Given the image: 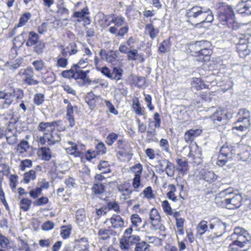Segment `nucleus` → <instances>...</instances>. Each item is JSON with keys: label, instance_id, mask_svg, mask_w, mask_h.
I'll return each mask as SVG.
<instances>
[{"label": "nucleus", "instance_id": "2eb2a0df", "mask_svg": "<svg viewBox=\"0 0 251 251\" xmlns=\"http://www.w3.org/2000/svg\"><path fill=\"white\" fill-rule=\"evenodd\" d=\"M128 30L129 26L127 23L121 27L119 30L116 26H111L108 29L110 33L115 35L117 37H123L128 32Z\"/></svg>", "mask_w": 251, "mask_h": 251}, {"label": "nucleus", "instance_id": "412c9836", "mask_svg": "<svg viewBox=\"0 0 251 251\" xmlns=\"http://www.w3.org/2000/svg\"><path fill=\"white\" fill-rule=\"evenodd\" d=\"M126 23H127L124 17L121 16H114L108 24V25H110L111 24H114L115 25L114 26H116L117 28L118 27H122L125 25Z\"/></svg>", "mask_w": 251, "mask_h": 251}, {"label": "nucleus", "instance_id": "5701e85b", "mask_svg": "<svg viewBox=\"0 0 251 251\" xmlns=\"http://www.w3.org/2000/svg\"><path fill=\"white\" fill-rule=\"evenodd\" d=\"M226 224L219 219L216 221V228L217 236H221L226 231Z\"/></svg>", "mask_w": 251, "mask_h": 251}, {"label": "nucleus", "instance_id": "6ab92c4d", "mask_svg": "<svg viewBox=\"0 0 251 251\" xmlns=\"http://www.w3.org/2000/svg\"><path fill=\"white\" fill-rule=\"evenodd\" d=\"M211 50L209 48L202 50L200 53L196 56V61L198 62H206L210 60Z\"/></svg>", "mask_w": 251, "mask_h": 251}, {"label": "nucleus", "instance_id": "58836bf2", "mask_svg": "<svg viewBox=\"0 0 251 251\" xmlns=\"http://www.w3.org/2000/svg\"><path fill=\"white\" fill-rule=\"evenodd\" d=\"M57 13L65 17L64 19H63V20L68 21V17L70 14L69 10L67 8L64 7L63 5H59L57 6Z\"/></svg>", "mask_w": 251, "mask_h": 251}, {"label": "nucleus", "instance_id": "e433bc0d", "mask_svg": "<svg viewBox=\"0 0 251 251\" xmlns=\"http://www.w3.org/2000/svg\"><path fill=\"white\" fill-rule=\"evenodd\" d=\"M235 126H233L232 127V130L234 132H235V130L240 132H244L250 126V125H246V124H245L244 123L237 124V121L235 123Z\"/></svg>", "mask_w": 251, "mask_h": 251}, {"label": "nucleus", "instance_id": "774afa93", "mask_svg": "<svg viewBox=\"0 0 251 251\" xmlns=\"http://www.w3.org/2000/svg\"><path fill=\"white\" fill-rule=\"evenodd\" d=\"M76 219L78 222H82L86 218L85 211L84 209L77 210L75 213Z\"/></svg>", "mask_w": 251, "mask_h": 251}, {"label": "nucleus", "instance_id": "2f4dec72", "mask_svg": "<svg viewBox=\"0 0 251 251\" xmlns=\"http://www.w3.org/2000/svg\"><path fill=\"white\" fill-rule=\"evenodd\" d=\"M165 162H167V164L165 166V171H166V174L168 176H174L175 171L174 165L169 160L165 161Z\"/></svg>", "mask_w": 251, "mask_h": 251}, {"label": "nucleus", "instance_id": "7ed1b4c3", "mask_svg": "<svg viewBox=\"0 0 251 251\" xmlns=\"http://www.w3.org/2000/svg\"><path fill=\"white\" fill-rule=\"evenodd\" d=\"M140 240L138 235L133 234V229L130 226L125 230L120 241V247L122 250H131Z\"/></svg>", "mask_w": 251, "mask_h": 251}, {"label": "nucleus", "instance_id": "9d476101", "mask_svg": "<svg viewBox=\"0 0 251 251\" xmlns=\"http://www.w3.org/2000/svg\"><path fill=\"white\" fill-rule=\"evenodd\" d=\"M56 121L52 122H41L38 126V130L44 132V134L46 136L49 134L54 131L55 127L57 126Z\"/></svg>", "mask_w": 251, "mask_h": 251}, {"label": "nucleus", "instance_id": "4468645a", "mask_svg": "<svg viewBox=\"0 0 251 251\" xmlns=\"http://www.w3.org/2000/svg\"><path fill=\"white\" fill-rule=\"evenodd\" d=\"M100 55L102 59L111 63L114 62L118 57L116 52L113 50L106 52V50L102 49L100 51Z\"/></svg>", "mask_w": 251, "mask_h": 251}, {"label": "nucleus", "instance_id": "09e8293b", "mask_svg": "<svg viewBox=\"0 0 251 251\" xmlns=\"http://www.w3.org/2000/svg\"><path fill=\"white\" fill-rule=\"evenodd\" d=\"M75 77L74 78L75 79H85L87 75V73H89V71H84L79 69H75Z\"/></svg>", "mask_w": 251, "mask_h": 251}, {"label": "nucleus", "instance_id": "052dcab7", "mask_svg": "<svg viewBox=\"0 0 251 251\" xmlns=\"http://www.w3.org/2000/svg\"><path fill=\"white\" fill-rule=\"evenodd\" d=\"M34 102L37 105L42 104L45 100V96L41 93H38L34 95Z\"/></svg>", "mask_w": 251, "mask_h": 251}, {"label": "nucleus", "instance_id": "c756f323", "mask_svg": "<svg viewBox=\"0 0 251 251\" xmlns=\"http://www.w3.org/2000/svg\"><path fill=\"white\" fill-rule=\"evenodd\" d=\"M40 151L41 152L42 160L49 161L51 158V152L49 148L46 147H41Z\"/></svg>", "mask_w": 251, "mask_h": 251}, {"label": "nucleus", "instance_id": "a878e982", "mask_svg": "<svg viewBox=\"0 0 251 251\" xmlns=\"http://www.w3.org/2000/svg\"><path fill=\"white\" fill-rule=\"evenodd\" d=\"M239 8L237 10L238 12L240 14H246L247 15L251 14V11L250 9L251 8V5H249L248 2H242L238 5Z\"/></svg>", "mask_w": 251, "mask_h": 251}, {"label": "nucleus", "instance_id": "c85d7f7f", "mask_svg": "<svg viewBox=\"0 0 251 251\" xmlns=\"http://www.w3.org/2000/svg\"><path fill=\"white\" fill-rule=\"evenodd\" d=\"M189 49L192 53V55L195 56V59L196 60V56L201 52L198 41L191 43L189 46Z\"/></svg>", "mask_w": 251, "mask_h": 251}, {"label": "nucleus", "instance_id": "864d4df0", "mask_svg": "<svg viewBox=\"0 0 251 251\" xmlns=\"http://www.w3.org/2000/svg\"><path fill=\"white\" fill-rule=\"evenodd\" d=\"M5 137L6 141L9 145H12L17 143L18 138L16 130L13 133L12 135H6Z\"/></svg>", "mask_w": 251, "mask_h": 251}, {"label": "nucleus", "instance_id": "423d86ee", "mask_svg": "<svg viewBox=\"0 0 251 251\" xmlns=\"http://www.w3.org/2000/svg\"><path fill=\"white\" fill-rule=\"evenodd\" d=\"M210 119L213 122L215 126L224 125L228 119L226 111L221 108H219L210 116Z\"/></svg>", "mask_w": 251, "mask_h": 251}, {"label": "nucleus", "instance_id": "9b49d317", "mask_svg": "<svg viewBox=\"0 0 251 251\" xmlns=\"http://www.w3.org/2000/svg\"><path fill=\"white\" fill-rule=\"evenodd\" d=\"M238 118L237 124L244 123L248 125H251V113L245 108L240 109L238 112Z\"/></svg>", "mask_w": 251, "mask_h": 251}, {"label": "nucleus", "instance_id": "a211bd4d", "mask_svg": "<svg viewBox=\"0 0 251 251\" xmlns=\"http://www.w3.org/2000/svg\"><path fill=\"white\" fill-rule=\"evenodd\" d=\"M110 221L112 226L114 228H121L124 226V221L119 215H113Z\"/></svg>", "mask_w": 251, "mask_h": 251}, {"label": "nucleus", "instance_id": "f704fd0d", "mask_svg": "<svg viewBox=\"0 0 251 251\" xmlns=\"http://www.w3.org/2000/svg\"><path fill=\"white\" fill-rule=\"evenodd\" d=\"M92 190L95 194L100 195L105 191V186L100 183H95L92 188Z\"/></svg>", "mask_w": 251, "mask_h": 251}, {"label": "nucleus", "instance_id": "ea45409f", "mask_svg": "<svg viewBox=\"0 0 251 251\" xmlns=\"http://www.w3.org/2000/svg\"><path fill=\"white\" fill-rule=\"evenodd\" d=\"M248 232L243 228L236 227L234 229V233L231 235V239H235L236 237L239 236L243 234L248 235Z\"/></svg>", "mask_w": 251, "mask_h": 251}, {"label": "nucleus", "instance_id": "f03ea898", "mask_svg": "<svg viewBox=\"0 0 251 251\" xmlns=\"http://www.w3.org/2000/svg\"><path fill=\"white\" fill-rule=\"evenodd\" d=\"M219 198L222 199V202L228 206L229 209L236 208L241 205V195L234 193L232 188H228L219 193L216 198Z\"/></svg>", "mask_w": 251, "mask_h": 251}, {"label": "nucleus", "instance_id": "f3484780", "mask_svg": "<svg viewBox=\"0 0 251 251\" xmlns=\"http://www.w3.org/2000/svg\"><path fill=\"white\" fill-rule=\"evenodd\" d=\"M117 189L122 193V196H125V200L129 198L133 192L131 189H129V184L126 182L118 185Z\"/></svg>", "mask_w": 251, "mask_h": 251}, {"label": "nucleus", "instance_id": "4c0bfd02", "mask_svg": "<svg viewBox=\"0 0 251 251\" xmlns=\"http://www.w3.org/2000/svg\"><path fill=\"white\" fill-rule=\"evenodd\" d=\"M90 12L87 6H85L81 11H75L72 17L73 18H84L86 15H89Z\"/></svg>", "mask_w": 251, "mask_h": 251}, {"label": "nucleus", "instance_id": "0eeeda50", "mask_svg": "<svg viewBox=\"0 0 251 251\" xmlns=\"http://www.w3.org/2000/svg\"><path fill=\"white\" fill-rule=\"evenodd\" d=\"M12 94L11 89L4 91H0V100H2L0 108H7L12 104L14 101Z\"/></svg>", "mask_w": 251, "mask_h": 251}, {"label": "nucleus", "instance_id": "cd10ccee", "mask_svg": "<svg viewBox=\"0 0 251 251\" xmlns=\"http://www.w3.org/2000/svg\"><path fill=\"white\" fill-rule=\"evenodd\" d=\"M132 109L137 115L140 116L144 115V110L143 109H144V108L141 107L139 100L137 98L133 100Z\"/></svg>", "mask_w": 251, "mask_h": 251}, {"label": "nucleus", "instance_id": "603ef678", "mask_svg": "<svg viewBox=\"0 0 251 251\" xmlns=\"http://www.w3.org/2000/svg\"><path fill=\"white\" fill-rule=\"evenodd\" d=\"M162 207L165 213L167 215H172L173 214L172 209L168 201L165 200L162 201Z\"/></svg>", "mask_w": 251, "mask_h": 251}, {"label": "nucleus", "instance_id": "20e7f679", "mask_svg": "<svg viewBox=\"0 0 251 251\" xmlns=\"http://www.w3.org/2000/svg\"><path fill=\"white\" fill-rule=\"evenodd\" d=\"M217 14L219 20L223 25H226L228 20H232L235 16L231 6L224 3H220L218 7Z\"/></svg>", "mask_w": 251, "mask_h": 251}, {"label": "nucleus", "instance_id": "bb28decb", "mask_svg": "<svg viewBox=\"0 0 251 251\" xmlns=\"http://www.w3.org/2000/svg\"><path fill=\"white\" fill-rule=\"evenodd\" d=\"M145 29L148 30L151 39H154L159 33L158 29L155 28L152 24H147L145 26Z\"/></svg>", "mask_w": 251, "mask_h": 251}, {"label": "nucleus", "instance_id": "c9c22d12", "mask_svg": "<svg viewBox=\"0 0 251 251\" xmlns=\"http://www.w3.org/2000/svg\"><path fill=\"white\" fill-rule=\"evenodd\" d=\"M169 188L170 190L167 193V198L173 201H176L177 199L176 196L175 194V192L176 191V188L174 184H170L169 185Z\"/></svg>", "mask_w": 251, "mask_h": 251}, {"label": "nucleus", "instance_id": "c03bdc74", "mask_svg": "<svg viewBox=\"0 0 251 251\" xmlns=\"http://www.w3.org/2000/svg\"><path fill=\"white\" fill-rule=\"evenodd\" d=\"M75 70L73 66L69 70H65L62 72L61 75L66 78H74L75 77Z\"/></svg>", "mask_w": 251, "mask_h": 251}, {"label": "nucleus", "instance_id": "f8f14e48", "mask_svg": "<svg viewBox=\"0 0 251 251\" xmlns=\"http://www.w3.org/2000/svg\"><path fill=\"white\" fill-rule=\"evenodd\" d=\"M236 152V147L230 143H226L220 149V154L226 158H231Z\"/></svg>", "mask_w": 251, "mask_h": 251}, {"label": "nucleus", "instance_id": "69168bd1", "mask_svg": "<svg viewBox=\"0 0 251 251\" xmlns=\"http://www.w3.org/2000/svg\"><path fill=\"white\" fill-rule=\"evenodd\" d=\"M55 80V75L51 72L48 76L43 77V82L46 84H50Z\"/></svg>", "mask_w": 251, "mask_h": 251}, {"label": "nucleus", "instance_id": "338daca9", "mask_svg": "<svg viewBox=\"0 0 251 251\" xmlns=\"http://www.w3.org/2000/svg\"><path fill=\"white\" fill-rule=\"evenodd\" d=\"M66 50H69L70 56L75 54L77 52L76 44L75 42L70 43L69 46L66 47Z\"/></svg>", "mask_w": 251, "mask_h": 251}, {"label": "nucleus", "instance_id": "37998d69", "mask_svg": "<svg viewBox=\"0 0 251 251\" xmlns=\"http://www.w3.org/2000/svg\"><path fill=\"white\" fill-rule=\"evenodd\" d=\"M171 47L170 42L169 40H164L159 47V51L161 53H165L170 50Z\"/></svg>", "mask_w": 251, "mask_h": 251}, {"label": "nucleus", "instance_id": "13d9d810", "mask_svg": "<svg viewBox=\"0 0 251 251\" xmlns=\"http://www.w3.org/2000/svg\"><path fill=\"white\" fill-rule=\"evenodd\" d=\"M106 149L102 142H99L96 146V153L97 154L102 155L106 153Z\"/></svg>", "mask_w": 251, "mask_h": 251}, {"label": "nucleus", "instance_id": "ddd939ff", "mask_svg": "<svg viewBox=\"0 0 251 251\" xmlns=\"http://www.w3.org/2000/svg\"><path fill=\"white\" fill-rule=\"evenodd\" d=\"M33 70L32 68L24 70L23 75H25L24 81L28 85H35L39 83V81L33 79Z\"/></svg>", "mask_w": 251, "mask_h": 251}, {"label": "nucleus", "instance_id": "6e6552de", "mask_svg": "<svg viewBox=\"0 0 251 251\" xmlns=\"http://www.w3.org/2000/svg\"><path fill=\"white\" fill-rule=\"evenodd\" d=\"M150 219L151 220V224L155 230H162L165 228L160 223L161 216L155 208H152L150 210Z\"/></svg>", "mask_w": 251, "mask_h": 251}, {"label": "nucleus", "instance_id": "4d7b16f0", "mask_svg": "<svg viewBox=\"0 0 251 251\" xmlns=\"http://www.w3.org/2000/svg\"><path fill=\"white\" fill-rule=\"evenodd\" d=\"M30 17L31 14L30 13L27 12L24 14L20 18L19 22L18 24V26L21 27L23 26L28 21Z\"/></svg>", "mask_w": 251, "mask_h": 251}, {"label": "nucleus", "instance_id": "393cba45", "mask_svg": "<svg viewBox=\"0 0 251 251\" xmlns=\"http://www.w3.org/2000/svg\"><path fill=\"white\" fill-rule=\"evenodd\" d=\"M99 235L102 240H106L110 237V235H116V232L110 228L100 229L99 231Z\"/></svg>", "mask_w": 251, "mask_h": 251}, {"label": "nucleus", "instance_id": "dca6fc26", "mask_svg": "<svg viewBox=\"0 0 251 251\" xmlns=\"http://www.w3.org/2000/svg\"><path fill=\"white\" fill-rule=\"evenodd\" d=\"M202 132L200 129H190L187 131L184 135V139L186 142H192L197 136H199Z\"/></svg>", "mask_w": 251, "mask_h": 251}, {"label": "nucleus", "instance_id": "49530a36", "mask_svg": "<svg viewBox=\"0 0 251 251\" xmlns=\"http://www.w3.org/2000/svg\"><path fill=\"white\" fill-rule=\"evenodd\" d=\"M123 70L117 67H114L113 69L112 78L111 79H115L117 81L120 80L122 78L123 75Z\"/></svg>", "mask_w": 251, "mask_h": 251}, {"label": "nucleus", "instance_id": "79ce46f5", "mask_svg": "<svg viewBox=\"0 0 251 251\" xmlns=\"http://www.w3.org/2000/svg\"><path fill=\"white\" fill-rule=\"evenodd\" d=\"M204 179L210 183L215 181L217 179V176L213 172H206L203 175Z\"/></svg>", "mask_w": 251, "mask_h": 251}, {"label": "nucleus", "instance_id": "680f3d73", "mask_svg": "<svg viewBox=\"0 0 251 251\" xmlns=\"http://www.w3.org/2000/svg\"><path fill=\"white\" fill-rule=\"evenodd\" d=\"M132 225L135 227H137L142 222V219L137 214H132L130 217Z\"/></svg>", "mask_w": 251, "mask_h": 251}, {"label": "nucleus", "instance_id": "de8ad7c7", "mask_svg": "<svg viewBox=\"0 0 251 251\" xmlns=\"http://www.w3.org/2000/svg\"><path fill=\"white\" fill-rule=\"evenodd\" d=\"M29 145L28 142L23 139L22 140L19 144H18L17 149L20 150V153H24L27 151V150L29 149Z\"/></svg>", "mask_w": 251, "mask_h": 251}, {"label": "nucleus", "instance_id": "1a4fd4ad", "mask_svg": "<svg viewBox=\"0 0 251 251\" xmlns=\"http://www.w3.org/2000/svg\"><path fill=\"white\" fill-rule=\"evenodd\" d=\"M26 34L25 32L23 31L20 35V36L23 38L22 44L25 42V45L27 47H32L35 45L39 41V36L37 33L34 31H30L28 35L27 40L25 39Z\"/></svg>", "mask_w": 251, "mask_h": 251}, {"label": "nucleus", "instance_id": "473e14b6", "mask_svg": "<svg viewBox=\"0 0 251 251\" xmlns=\"http://www.w3.org/2000/svg\"><path fill=\"white\" fill-rule=\"evenodd\" d=\"M31 203V201L28 198H23L20 202V208L23 211H27L29 209Z\"/></svg>", "mask_w": 251, "mask_h": 251}, {"label": "nucleus", "instance_id": "5fc2aeb1", "mask_svg": "<svg viewBox=\"0 0 251 251\" xmlns=\"http://www.w3.org/2000/svg\"><path fill=\"white\" fill-rule=\"evenodd\" d=\"M35 45V46L34 47V51L38 54H41L45 47L44 42L42 41H38Z\"/></svg>", "mask_w": 251, "mask_h": 251}, {"label": "nucleus", "instance_id": "b1692460", "mask_svg": "<svg viewBox=\"0 0 251 251\" xmlns=\"http://www.w3.org/2000/svg\"><path fill=\"white\" fill-rule=\"evenodd\" d=\"M250 237L249 236V233L248 235L243 234L239 236L236 237V238L234 239V244H238V247L240 248L243 247L247 242L249 241Z\"/></svg>", "mask_w": 251, "mask_h": 251}, {"label": "nucleus", "instance_id": "6e6d98bb", "mask_svg": "<svg viewBox=\"0 0 251 251\" xmlns=\"http://www.w3.org/2000/svg\"><path fill=\"white\" fill-rule=\"evenodd\" d=\"M96 69L97 71L100 72L104 75L110 79L112 78V75L111 73V71L107 67L104 66L101 68L96 67Z\"/></svg>", "mask_w": 251, "mask_h": 251}, {"label": "nucleus", "instance_id": "7c9ffc66", "mask_svg": "<svg viewBox=\"0 0 251 251\" xmlns=\"http://www.w3.org/2000/svg\"><path fill=\"white\" fill-rule=\"evenodd\" d=\"M176 163L177 165L180 167V168L178 169L179 172L182 174H184L188 170V162L185 159L183 160L182 159H177Z\"/></svg>", "mask_w": 251, "mask_h": 251}, {"label": "nucleus", "instance_id": "a19ab883", "mask_svg": "<svg viewBox=\"0 0 251 251\" xmlns=\"http://www.w3.org/2000/svg\"><path fill=\"white\" fill-rule=\"evenodd\" d=\"M130 172L134 174V176H141L143 171V166L139 163L130 168Z\"/></svg>", "mask_w": 251, "mask_h": 251}, {"label": "nucleus", "instance_id": "e2e57ef3", "mask_svg": "<svg viewBox=\"0 0 251 251\" xmlns=\"http://www.w3.org/2000/svg\"><path fill=\"white\" fill-rule=\"evenodd\" d=\"M232 19V20H228L225 25H226L228 27L231 28L233 30L239 29L240 27V25L235 21V16Z\"/></svg>", "mask_w": 251, "mask_h": 251}, {"label": "nucleus", "instance_id": "72a5a7b5", "mask_svg": "<svg viewBox=\"0 0 251 251\" xmlns=\"http://www.w3.org/2000/svg\"><path fill=\"white\" fill-rule=\"evenodd\" d=\"M36 178L35 171L31 170L25 173L24 175L23 181L25 183H28L31 180H34Z\"/></svg>", "mask_w": 251, "mask_h": 251}, {"label": "nucleus", "instance_id": "0e129e2a", "mask_svg": "<svg viewBox=\"0 0 251 251\" xmlns=\"http://www.w3.org/2000/svg\"><path fill=\"white\" fill-rule=\"evenodd\" d=\"M13 93V98H16L17 100L22 99L24 96L23 91L20 88H10Z\"/></svg>", "mask_w": 251, "mask_h": 251}, {"label": "nucleus", "instance_id": "aec40b11", "mask_svg": "<svg viewBox=\"0 0 251 251\" xmlns=\"http://www.w3.org/2000/svg\"><path fill=\"white\" fill-rule=\"evenodd\" d=\"M46 137L48 140L49 145H54L56 143L58 142L61 140L60 134L55 130L54 131L49 133V135H47Z\"/></svg>", "mask_w": 251, "mask_h": 251}, {"label": "nucleus", "instance_id": "f257e3e1", "mask_svg": "<svg viewBox=\"0 0 251 251\" xmlns=\"http://www.w3.org/2000/svg\"><path fill=\"white\" fill-rule=\"evenodd\" d=\"M185 16L188 19V23L196 25L205 23H211L214 20L213 15L209 8L198 5L186 10Z\"/></svg>", "mask_w": 251, "mask_h": 251}, {"label": "nucleus", "instance_id": "39448f33", "mask_svg": "<svg viewBox=\"0 0 251 251\" xmlns=\"http://www.w3.org/2000/svg\"><path fill=\"white\" fill-rule=\"evenodd\" d=\"M249 34H240L238 35V41L235 43L237 45V50L240 56L244 57L249 53L248 50V44L250 39Z\"/></svg>", "mask_w": 251, "mask_h": 251}, {"label": "nucleus", "instance_id": "4be33fe9", "mask_svg": "<svg viewBox=\"0 0 251 251\" xmlns=\"http://www.w3.org/2000/svg\"><path fill=\"white\" fill-rule=\"evenodd\" d=\"M191 84L192 88H195L197 90L208 88V86L200 78H194Z\"/></svg>", "mask_w": 251, "mask_h": 251}, {"label": "nucleus", "instance_id": "3c124183", "mask_svg": "<svg viewBox=\"0 0 251 251\" xmlns=\"http://www.w3.org/2000/svg\"><path fill=\"white\" fill-rule=\"evenodd\" d=\"M208 229L207 222L205 221H201L198 226V230L201 235L206 232Z\"/></svg>", "mask_w": 251, "mask_h": 251}, {"label": "nucleus", "instance_id": "bf43d9fd", "mask_svg": "<svg viewBox=\"0 0 251 251\" xmlns=\"http://www.w3.org/2000/svg\"><path fill=\"white\" fill-rule=\"evenodd\" d=\"M118 135L114 132L109 133L106 138V143L109 146H111L118 139Z\"/></svg>", "mask_w": 251, "mask_h": 251}, {"label": "nucleus", "instance_id": "8fccbe9b", "mask_svg": "<svg viewBox=\"0 0 251 251\" xmlns=\"http://www.w3.org/2000/svg\"><path fill=\"white\" fill-rule=\"evenodd\" d=\"M149 247V245L147 244L145 241H138V243L135 246L134 250L135 251H147Z\"/></svg>", "mask_w": 251, "mask_h": 251}, {"label": "nucleus", "instance_id": "a18cd8bd", "mask_svg": "<svg viewBox=\"0 0 251 251\" xmlns=\"http://www.w3.org/2000/svg\"><path fill=\"white\" fill-rule=\"evenodd\" d=\"M98 169L101 171V173L106 174L110 172L109 168V164L107 161H101L98 166Z\"/></svg>", "mask_w": 251, "mask_h": 251}]
</instances>
